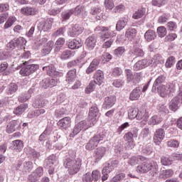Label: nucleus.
I'll return each instance as SVG.
<instances>
[{"label":"nucleus","mask_w":182,"mask_h":182,"mask_svg":"<svg viewBox=\"0 0 182 182\" xmlns=\"http://www.w3.org/2000/svg\"><path fill=\"white\" fill-rule=\"evenodd\" d=\"M68 46L69 49H79V48L82 47V43L79 41L74 39L68 43Z\"/></svg>","instance_id":"obj_33"},{"label":"nucleus","mask_w":182,"mask_h":182,"mask_svg":"<svg viewBox=\"0 0 182 182\" xmlns=\"http://www.w3.org/2000/svg\"><path fill=\"white\" fill-rule=\"evenodd\" d=\"M70 117H66L58 122V126H60V127H62V129H68V127H70Z\"/></svg>","instance_id":"obj_27"},{"label":"nucleus","mask_w":182,"mask_h":182,"mask_svg":"<svg viewBox=\"0 0 182 182\" xmlns=\"http://www.w3.org/2000/svg\"><path fill=\"white\" fill-rule=\"evenodd\" d=\"M176 92V85L171 83L166 85H161L158 87V93L161 97H167L170 93Z\"/></svg>","instance_id":"obj_7"},{"label":"nucleus","mask_w":182,"mask_h":182,"mask_svg":"<svg viewBox=\"0 0 182 182\" xmlns=\"http://www.w3.org/2000/svg\"><path fill=\"white\" fill-rule=\"evenodd\" d=\"M161 163L163 166H171V164H173V159L168 157L162 156L161 158Z\"/></svg>","instance_id":"obj_47"},{"label":"nucleus","mask_w":182,"mask_h":182,"mask_svg":"<svg viewBox=\"0 0 182 182\" xmlns=\"http://www.w3.org/2000/svg\"><path fill=\"white\" fill-rule=\"evenodd\" d=\"M176 62V58L173 57V56H171L169 57L166 62V68H171V66H173V65H174Z\"/></svg>","instance_id":"obj_57"},{"label":"nucleus","mask_w":182,"mask_h":182,"mask_svg":"<svg viewBox=\"0 0 182 182\" xmlns=\"http://www.w3.org/2000/svg\"><path fill=\"white\" fill-rule=\"evenodd\" d=\"M116 100V96L114 95L106 97L105 99L104 106L107 108L112 107V106H114Z\"/></svg>","instance_id":"obj_25"},{"label":"nucleus","mask_w":182,"mask_h":182,"mask_svg":"<svg viewBox=\"0 0 182 182\" xmlns=\"http://www.w3.org/2000/svg\"><path fill=\"white\" fill-rule=\"evenodd\" d=\"M151 62H153V63H154L155 65H159V63L162 64L164 63V59H163V57L161 56V55L160 54H156Z\"/></svg>","instance_id":"obj_44"},{"label":"nucleus","mask_w":182,"mask_h":182,"mask_svg":"<svg viewBox=\"0 0 182 182\" xmlns=\"http://www.w3.org/2000/svg\"><path fill=\"white\" fill-rule=\"evenodd\" d=\"M82 181L84 182H92L93 181V178L92 176V173H87L82 177Z\"/></svg>","instance_id":"obj_62"},{"label":"nucleus","mask_w":182,"mask_h":182,"mask_svg":"<svg viewBox=\"0 0 182 182\" xmlns=\"http://www.w3.org/2000/svg\"><path fill=\"white\" fill-rule=\"evenodd\" d=\"M126 6H124V5L119 4L113 9V12H114V14H122V12H124Z\"/></svg>","instance_id":"obj_53"},{"label":"nucleus","mask_w":182,"mask_h":182,"mask_svg":"<svg viewBox=\"0 0 182 182\" xmlns=\"http://www.w3.org/2000/svg\"><path fill=\"white\" fill-rule=\"evenodd\" d=\"M111 26L109 27H105V26H97L95 29V32H102L100 38L102 41L104 42L106 39H110V38H114L116 36V33L114 31L110 30Z\"/></svg>","instance_id":"obj_6"},{"label":"nucleus","mask_w":182,"mask_h":182,"mask_svg":"<svg viewBox=\"0 0 182 182\" xmlns=\"http://www.w3.org/2000/svg\"><path fill=\"white\" fill-rule=\"evenodd\" d=\"M164 137H166L164 129L161 128L156 129L154 136V143L158 146L160 145V143L164 140Z\"/></svg>","instance_id":"obj_14"},{"label":"nucleus","mask_w":182,"mask_h":182,"mask_svg":"<svg viewBox=\"0 0 182 182\" xmlns=\"http://www.w3.org/2000/svg\"><path fill=\"white\" fill-rule=\"evenodd\" d=\"M168 147H173V149H177L180 146V142L177 140L171 139L167 141Z\"/></svg>","instance_id":"obj_52"},{"label":"nucleus","mask_w":182,"mask_h":182,"mask_svg":"<svg viewBox=\"0 0 182 182\" xmlns=\"http://www.w3.org/2000/svg\"><path fill=\"white\" fill-rule=\"evenodd\" d=\"M146 15V9L144 8H141L136 11L133 15H132V18L133 19H141V18H143Z\"/></svg>","instance_id":"obj_30"},{"label":"nucleus","mask_w":182,"mask_h":182,"mask_svg":"<svg viewBox=\"0 0 182 182\" xmlns=\"http://www.w3.org/2000/svg\"><path fill=\"white\" fill-rule=\"evenodd\" d=\"M117 166H119V161L117 160H113L105 163L102 171V181H106V180L109 178V173H112Z\"/></svg>","instance_id":"obj_5"},{"label":"nucleus","mask_w":182,"mask_h":182,"mask_svg":"<svg viewBox=\"0 0 182 182\" xmlns=\"http://www.w3.org/2000/svg\"><path fill=\"white\" fill-rule=\"evenodd\" d=\"M18 90V85L15 83H11L8 85L7 87V93L8 95H13V93H15Z\"/></svg>","instance_id":"obj_46"},{"label":"nucleus","mask_w":182,"mask_h":182,"mask_svg":"<svg viewBox=\"0 0 182 182\" xmlns=\"http://www.w3.org/2000/svg\"><path fill=\"white\" fill-rule=\"evenodd\" d=\"M56 163H58V156H56L55 154H53L45 160L44 167H46V168L53 167Z\"/></svg>","instance_id":"obj_20"},{"label":"nucleus","mask_w":182,"mask_h":182,"mask_svg":"<svg viewBox=\"0 0 182 182\" xmlns=\"http://www.w3.org/2000/svg\"><path fill=\"white\" fill-rule=\"evenodd\" d=\"M150 65H151V60H150L144 59L139 60L134 65V70H141V69H144V68H147Z\"/></svg>","instance_id":"obj_16"},{"label":"nucleus","mask_w":182,"mask_h":182,"mask_svg":"<svg viewBox=\"0 0 182 182\" xmlns=\"http://www.w3.org/2000/svg\"><path fill=\"white\" fill-rule=\"evenodd\" d=\"M180 103V101H178L177 100H175V98H173L171 101L169 105L170 110H171L172 112H176L178 109V104Z\"/></svg>","instance_id":"obj_40"},{"label":"nucleus","mask_w":182,"mask_h":182,"mask_svg":"<svg viewBox=\"0 0 182 182\" xmlns=\"http://www.w3.org/2000/svg\"><path fill=\"white\" fill-rule=\"evenodd\" d=\"M173 174H174V171H173L172 169H166L161 171L160 176L162 178H169V177H173Z\"/></svg>","instance_id":"obj_37"},{"label":"nucleus","mask_w":182,"mask_h":182,"mask_svg":"<svg viewBox=\"0 0 182 182\" xmlns=\"http://www.w3.org/2000/svg\"><path fill=\"white\" fill-rule=\"evenodd\" d=\"M55 46V43L53 41H49L47 43H46L41 50L42 56H46V55H49L53 49V46Z\"/></svg>","instance_id":"obj_19"},{"label":"nucleus","mask_w":182,"mask_h":182,"mask_svg":"<svg viewBox=\"0 0 182 182\" xmlns=\"http://www.w3.org/2000/svg\"><path fill=\"white\" fill-rule=\"evenodd\" d=\"M43 70H46L48 76H53V73L56 70V68H55V65H50L48 66L43 67Z\"/></svg>","instance_id":"obj_45"},{"label":"nucleus","mask_w":182,"mask_h":182,"mask_svg":"<svg viewBox=\"0 0 182 182\" xmlns=\"http://www.w3.org/2000/svg\"><path fill=\"white\" fill-rule=\"evenodd\" d=\"M125 74L127 82H132L133 80V73L132 72V70H125Z\"/></svg>","instance_id":"obj_63"},{"label":"nucleus","mask_w":182,"mask_h":182,"mask_svg":"<svg viewBox=\"0 0 182 182\" xmlns=\"http://www.w3.org/2000/svg\"><path fill=\"white\" fill-rule=\"evenodd\" d=\"M105 154H106V147L100 146L95 150L93 156L96 161H100L105 156Z\"/></svg>","instance_id":"obj_17"},{"label":"nucleus","mask_w":182,"mask_h":182,"mask_svg":"<svg viewBox=\"0 0 182 182\" xmlns=\"http://www.w3.org/2000/svg\"><path fill=\"white\" fill-rule=\"evenodd\" d=\"M16 22V17L10 16L6 21L4 26V29H8L9 28H11V26H12V25H14V23Z\"/></svg>","instance_id":"obj_38"},{"label":"nucleus","mask_w":182,"mask_h":182,"mask_svg":"<svg viewBox=\"0 0 182 182\" xmlns=\"http://www.w3.org/2000/svg\"><path fill=\"white\" fill-rule=\"evenodd\" d=\"M107 134V132L104 131L100 134L95 135L92 138L90 139V141L86 144L85 149L89 151L92 150H95V147H97V144L100 143V141H103L105 139H106V135Z\"/></svg>","instance_id":"obj_3"},{"label":"nucleus","mask_w":182,"mask_h":182,"mask_svg":"<svg viewBox=\"0 0 182 182\" xmlns=\"http://www.w3.org/2000/svg\"><path fill=\"white\" fill-rule=\"evenodd\" d=\"M20 12L24 16H35L39 13V10L36 7L24 6L21 9Z\"/></svg>","instance_id":"obj_11"},{"label":"nucleus","mask_w":182,"mask_h":182,"mask_svg":"<svg viewBox=\"0 0 182 182\" xmlns=\"http://www.w3.org/2000/svg\"><path fill=\"white\" fill-rule=\"evenodd\" d=\"M73 15H80V14H83L85 12V6H77L76 8L73 9Z\"/></svg>","instance_id":"obj_51"},{"label":"nucleus","mask_w":182,"mask_h":182,"mask_svg":"<svg viewBox=\"0 0 182 182\" xmlns=\"http://www.w3.org/2000/svg\"><path fill=\"white\" fill-rule=\"evenodd\" d=\"M26 109H28V105L22 104L14 111V114H22Z\"/></svg>","instance_id":"obj_42"},{"label":"nucleus","mask_w":182,"mask_h":182,"mask_svg":"<svg viewBox=\"0 0 182 182\" xmlns=\"http://www.w3.org/2000/svg\"><path fill=\"white\" fill-rule=\"evenodd\" d=\"M12 149L16 150V151H22V149H23V141L21 140L17 139L14 140L11 143Z\"/></svg>","instance_id":"obj_28"},{"label":"nucleus","mask_w":182,"mask_h":182,"mask_svg":"<svg viewBox=\"0 0 182 182\" xmlns=\"http://www.w3.org/2000/svg\"><path fill=\"white\" fill-rule=\"evenodd\" d=\"M105 6L106 9L112 10L114 8V3L113 2V0H105Z\"/></svg>","instance_id":"obj_58"},{"label":"nucleus","mask_w":182,"mask_h":182,"mask_svg":"<svg viewBox=\"0 0 182 182\" xmlns=\"http://www.w3.org/2000/svg\"><path fill=\"white\" fill-rule=\"evenodd\" d=\"M163 122V117L161 114L154 115L149 120L150 124H159V123H161Z\"/></svg>","instance_id":"obj_36"},{"label":"nucleus","mask_w":182,"mask_h":182,"mask_svg":"<svg viewBox=\"0 0 182 182\" xmlns=\"http://www.w3.org/2000/svg\"><path fill=\"white\" fill-rule=\"evenodd\" d=\"M21 122L19 120H13L10 122L6 126V133L11 134V133H14V132H16V130H21Z\"/></svg>","instance_id":"obj_12"},{"label":"nucleus","mask_w":182,"mask_h":182,"mask_svg":"<svg viewBox=\"0 0 182 182\" xmlns=\"http://www.w3.org/2000/svg\"><path fill=\"white\" fill-rule=\"evenodd\" d=\"M113 56H112L109 53H104L102 55V62H104V63L106 62H110Z\"/></svg>","instance_id":"obj_56"},{"label":"nucleus","mask_w":182,"mask_h":182,"mask_svg":"<svg viewBox=\"0 0 182 182\" xmlns=\"http://www.w3.org/2000/svg\"><path fill=\"white\" fill-rule=\"evenodd\" d=\"M55 48L57 49H60V48H62L63 45H65V38H59L56 42H55Z\"/></svg>","instance_id":"obj_61"},{"label":"nucleus","mask_w":182,"mask_h":182,"mask_svg":"<svg viewBox=\"0 0 182 182\" xmlns=\"http://www.w3.org/2000/svg\"><path fill=\"white\" fill-rule=\"evenodd\" d=\"M76 77H77V73L76 69L70 70L66 75L65 80L70 85H72L75 80H76Z\"/></svg>","instance_id":"obj_21"},{"label":"nucleus","mask_w":182,"mask_h":182,"mask_svg":"<svg viewBox=\"0 0 182 182\" xmlns=\"http://www.w3.org/2000/svg\"><path fill=\"white\" fill-rule=\"evenodd\" d=\"M60 58L61 59H63V60H66V59H69V58H72V51L67 50L63 52Z\"/></svg>","instance_id":"obj_59"},{"label":"nucleus","mask_w":182,"mask_h":182,"mask_svg":"<svg viewBox=\"0 0 182 182\" xmlns=\"http://www.w3.org/2000/svg\"><path fill=\"white\" fill-rule=\"evenodd\" d=\"M52 25H53V18L42 19L38 24V28L43 32H49L52 29Z\"/></svg>","instance_id":"obj_9"},{"label":"nucleus","mask_w":182,"mask_h":182,"mask_svg":"<svg viewBox=\"0 0 182 182\" xmlns=\"http://www.w3.org/2000/svg\"><path fill=\"white\" fill-rule=\"evenodd\" d=\"M95 89H96V84H95L93 80H91L89 85L86 87L85 92L87 95H90V93H92V92L95 91Z\"/></svg>","instance_id":"obj_41"},{"label":"nucleus","mask_w":182,"mask_h":182,"mask_svg":"<svg viewBox=\"0 0 182 182\" xmlns=\"http://www.w3.org/2000/svg\"><path fill=\"white\" fill-rule=\"evenodd\" d=\"M140 96H141V90H140V87H136L131 92L129 95V100L132 101L139 100V99H140Z\"/></svg>","instance_id":"obj_23"},{"label":"nucleus","mask_w":182,"mask_h":182,"mask_svg":"<svg viewBox=\"0 0 182 182\" xmlns=\"http://www.w3.org/2000/svg\"><path fill=\"white\" fill-rule=\"evenodd\" d=\"M137 35V31L136 28H128L125 32V36L129 39V41H133Z\"/></svg>","instance_id":"obj_29"},{"label":"nucleus","mask_w":182,"mask_h":182,"mask_svg":"<svg viewBox=\"0 0 182 182\" xmlns=\"http://www.w3.org/2000/svg\"><path fill=\"white\" fill-rule=\"evenodd\" d=\"M178 102L182 103V86L179 87L177 96L173 98Z\"/></svg>","instance_id":"obj_64"},{"label":"nucleus","mask_w":182,"mask_h":182,"mask_svg":"<svg viewBox=\"0 0 182 182\" xmlns=\"http://www.w3.org/2000/svg\"><path fill=\"white\" fill-rule=\"evenodd\" d=\"M33 168V163L31 161H18L17 163L16 169L24 173H29Z\"/></svg>","instance_id":"obj_8"},{"label":"nucleus","mask_w":182,"mask_h":182,"mask_svg":"<svg viewBox=\"0 0 182 182\" xmlns=\"http://www.w3.org/2000/svg\"><path fill=\"white\" fill-rule=\"evenodd\" d=\"M9 64L6 62H3L0 64V73H3L4 76H8L11 75V72L8 70Z\"/></svg>","instance_id":"obj_32"},{"label":"nucleus","mask_w":182,"mask_h":182,"mask_svg":"<svg viewBox=\"0 0 182 182\" xmlns=\"http://www.w3.org/2000/svg\"><path fill=\"white\" fill-rule=\"evenodd\" d=\"M50 135V131L49 129L46 128V130L40 135L38 139L40 140V141H43Z\"/></svg>","instance_id":"obj_50"},{"label":"nucleus","mask_w":182,"mask_h":182,"mask_svg":"<svg viewBox=\"0 0 182 182\" xmlns=\"http://www.w3.org/2000/svg\"><path fill=\"white\" fill-rule=\"evenodd\" d=\"M73 15V9H70L67 11H64L62 14V18L63 19H65V21H68L70 16Z\"/></svg>","instance_id":"obj_54"},{"label":"nucleus","mask_w":182,"mask_h":182,"mask_svg":"<svg viewBox=\"0 0 182 182\" xmlns=\"http://www.w3.org/2000/svg\"><path fill=\"white\" fill-rule=\"evenodd\" d=\"M83 26L75 24L71 29H70V31L68 33L69 36H71V38H75V36H77V35H80L82 32H83Z\"/></svg>","instance_id":"obj_18"},{"label":"nucleus","mask_w":182,"mask_h":182,"mask_svg":"<svg viewBox=\"0 0 182 182\" xmlns=\"http://www.w3.org/2000/svg\"><path fill=\"white\" fill-rule=\"evenodd\" d=\"M26 154L33 159H39L41 157V154L31 147L26 149Z\"/></svg>","instance_id":"obj_35"},{"label":"nucleus","mask_w":182,"mask_h":182,"mask_svg":"<svg viewBox=\"0 0 182 182\" xmlns=\"http://www.w3.org/2000/svg\"><path fill=\"white\" fill-rule=\"evenodd\" d=\"M16 43V46L18 49H23L25 48V44L26 43V40L23 37H19L14 39Z\"/></svg>","instance_id":"obj_34"},{"label":"nucleus","mask_w":182,"mask_h":182,"mask_svg":"<svg viewBox=\"0 0 182 182\" xmlns=\"http://www.w3.org/2000/svg\"><path fill=\"white\" fill-rule=\"evenodd\" d=\"M98 119L99 117H97L96 114H89L85 120L80 122L75 126L73 132L70 134V137L73 138L77 134H79L82 130H87V129H90V127H92V126L96 124Z\"/></svg>","instance_id":"obj_1"},{"label":"nucleus","mask_w":182,"mask_h":182,"mask_svg":"<svg viewBox=\"0 0 182 182\" xmlns=\"http://www.w3.org/2000/svg\"><path fill=\"white\" fill-rule=\"evenodd\" d=\"M157 33L160 38H164L167 35V29L164 26H159L157 28Z\"/></svg>","instance_id":"obj_48"},{"label":"nucleus","mask_w":182,"mask_h":182,"mask_svg":"<svg viewBox=\"0 0 182 182\" xmlns=\"http://www.w3.org/2000/svg\"><path fill=\"white\" fill-rule=\"evenodd\" d=\"M141 161H146V157L140 155L133 156L131 158H129L128 164L130 166H136V164L141 163Z\"/></svg>","instance_id":"obj_22"},{"label":"nucleus","mask_w":182,"mask_h":182,"mask_svg":"<svg viewBox=\"0 0 182 182\" xmlns=\"http://www.w3.org/2000/svg\"><path fill=\"white\" fill-rule=\"evenodd\" d=\"M164 80H166V77H164L163 75H160L154 81V86L156 87L159 86V85H161V83H164Z\"/></svg>","instance_id":"obj_55"},{"label":"nucleus","mask_w":182,"mask_h":182,"mask_svg":"<svg viewBox=\"0 0 182 182\" xmlns=\"http://www.w3.org/2000/svg\"><path fill=\"white\" fill-rule=\"evenodd\" d=\"M122 73L123 70H122V68L116 67L112 69V76L114 77H118L119 76H122Z\"/></svg>","instance_id":"obj_49"},{"label":"nucleus","mask_w":182,"mask_h":182,"mask_svg":"<svg viewBox=\"0 0 182 182\" xmlns=\"http://www.w3.org/2000/svg\"><path fill=\"white\" fill-rule=\"evenodd\" d=\"M143 163L145 168V173L151 171L152 173H156L157 171H159V166L157 165V163L154 161H148L147 159H146Z\"/></svg>","instance_id":"obj_13"},{"label":"nucleus","mask_w":182,"mask_h":182,"mask_svg":"<svg viewBox=\"0 0 182 182\" xmlns=\"http://www.w3.org/2000/svg\"><path fill=\"white\" fill-rule=\"evenodd\" d=\"M137 136V132L136 131H133L132 132H127L124 134V139L126 141H133V137Z\"/></svg>","instance_id":"obj_43"},{"label":"nucleus","mask_w":182,"mask_h":182,"mask_svg":"<svg viewBox=\"0 0 182 182\" xmlns=\"http://www.w3.org/2000/svg\"><path fill=\"white\" fill-rule=\"evenodd\" d=\"M64 167L67 168L70 176H75V174L79 173V170L82 167V159L79 158L75 159L73 157L67 158L64 161Z\"/></svg>","instance_id":"obj_2"},{"label":"nucleus","mask_w":182,"mask_h":182,"mask_svg":"<svg viewBox=\"0 0 182 182\" xmlns=\"http://www.w3.org/2000/svg\"><path fill=\"white\" fill-rule=\"evenodd\" d=\"M43 176V168H37L31 174L28 176V182H37Z\"/></svg>","instance_id":"obj_10"},{"label":"nucleus","mask_w":182,"mask_h":182,"mask_svg":"<svg viewBox=\"0 0 182 182\" xmlns=\"http://www.w3.org/2000/svg\"><path fill=\"white\" fill-rule=\"evenodd\" d=\"M97 42L96 37L95 36H91L86 39L85 45L89 49H93L96 46Z\"/></svg>","instance_id":"obj_26"},{"label":"nucleus","mask_w":182,"mask_h":182,"mask_svg":"<svg viewBox=\"0 0 182 182\" xmlns=\"http://www.w3.org/2000/svg\"><path fill=\"white\" fill-rule=\"evenodd\" d=\"M93 79L94 80H92V82H94L95 85L101 86V85H103V82H105V73L103 71L97 70L94 73Z\"/></svg>","instance_id":"obj_15"},{"label":"nucleus","mask_w":182,"mask_h":182,"mask_svg":"<svg viewBox=\"0 0 182 182\" xmlns=\"http://www.w3.org/2000/svg\"><path fill=\"white\" fill-rule=\"evenodd\" d=\"M129 22V17H123L119 21H117L116 25V31H120L124 29L126 25Z\"/></svg>","instance_id":"obj_24"},{"label":"nucleus","mask_w":182,"mask_h":182,"mask_svg":"<svg viewBox=\"0 0 182 182\" xmlns=\"http://www.w3.org/2000/svg\"><path fill=\"white\" fill-rule=\"evenodd\" d=\"M144 38L147 42H151V41H154V39L156 38V32H154L153 30H148L144 33Z\"/></svg>","instance_id":"obj_31"},{"label":"nucleus","mask_w":182,"mask_h":182,"mask_svg":"<svg viewBox=\"0 0 182 182\" xmlns=\"http://www.w3.org/2000/svg\"><path fill=\"white\" fill-rule=\"evenodd\" d=\"M141 152L144 154H151V153H153V145L151 144H147L146 145L142 147Z\"/></svg>","instance_id":"obj_39"},{"label":"nucleus","mask_w":182,"mask_h":182,"mask_svg":"<svg viewBox=\"0 0 182 182\" xmlns=\"http://www.w3.org/2000/svg\"><path fill=\"white\" fill-rule=\"evenodd\" d=\"M38 70L39 65L31 64L29 61H26L22 64L19 73L21 75V76H30V75L35 73V72Z\"/></svg>","instance_id":"obj_4"},{"label":"nucleus","mask_w":182,"mask_h":182,"mask_svg":"<svg viewBox=\"0 0 182 182\" xmlns=\"http://www.w3.org/2000/svg\"><path fill=\"white\" fill-rule=\"evenodd\" d=\"M177 38V34L169 33L165 37V42H173Z\"/></svg>","instance_id":"obj_60"}]
</instances>
